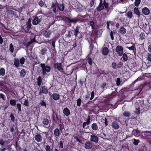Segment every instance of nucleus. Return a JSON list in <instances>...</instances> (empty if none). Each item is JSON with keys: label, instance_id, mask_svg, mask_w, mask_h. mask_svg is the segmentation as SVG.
I'll use <instances>...</instances> for the list:
<instances>
[{"label": "nucleus", "instance_id": "aec40b11", "mask_svg": "<svg viewBox=\"0 0 151 151\" xmlns=\"http://www.w3.org/2000/svg\"><path fill=\"white\" fill-rule=\"evenodd\" d=\"M63 113L67 116H68L70 113L69 110L67 107H65L64 109Z\"/></svg>", "mask_w": 151, "mask_h": 151}, {"label": "nucleus", "instance_id": "e2e57ef3", "mask_svg": "<svg viewBox=\"0 0 151 151\" xmlns=\"http://www.w3.org/2000/svg\"><path fill=\"white\" fill-rule=\"evenodd\" d=\"M94 96V92L93 91L91 93V96L90 98V100H91L93 99Z\"/></svg>", "mask_w": 151, "mask_h": 151}, {"label": "nucleus", "instance_id": "680f3d73", "mask_svg": "<svg viewBox=\"0 0 151 151\" xmlns=\"http://www.w3.org/2000/svg\"><path fill=\"white\" fill-rule=\"evenodd\" d=\"M10 117L11 118V121L13 122H14L15 120V117L14 115L12 114H10Z\"/></svg>", "mask_w": 151, "mask_h": 151}, {"label": "nucleus", "instance_id": "dca6fc26", "mask_svg": "<svg viewBox=\"0 0 151 151\" xmlns=\"http://www.w3.org/2000/svg\"><path fill=\"white\" fill-rule=\"evenodd\" d=\"M132 134L135 136L139 137L140 136L141 133L137 129H134L132 132Z\"/></svg>", "mask_w": 151, "mask_h": 151}, {"label": "nucleus", "instance_id": "bf43d9fd", "mask_svg": "<svg viewBox=\"0 0 151 151\" xmlns=\"http://www.w3.org/2000/svg\"><path fill=\"white\" fill-rule=\"evenodd\" d=\"M121 81L120 78H117L116 81V83L117 86H119L120 85Z\"/></svg>", "mask_w": 151, "mask_h": 151}, {"label": "nucleus", "instance_id": "a878e982", "mask_svg": "<svg viewBox=\"0 0 151 151\" xmlns=\"http://www.w3.org/2000/svg\"><path fill=\"white\" fill-rule=\"evenodd\" d=\"M37 85L38 86H40L42 84V81L41 76H39L37 79Z\"/></svg>", "mask_w": 151, "mask_h": 151}, {"label": "nucleus", "instance_id": "9b49d317", "mask_svg": "<svg viewBox=\"0 0 151 151\" xmlns=\"http://www.w3.org/2000/svg\"><path fill=\"white\" fill-rule=\"evenodd\" d=\"M85 18V16H82L81 15L78 14L75 20H76V22H75V23L79 21H83L84 18Z\"/></svg>", "mask_w": 151, "mask_h": 151}, {"label": "nucleus", "instance_id": "774afa93", "mask_svg": "<svg viewBox=\"0 0 151 151\" xmlns=\"http://www.w3.org/2000/svg\"><path fill=\"white\" fill-rule=\"evenodd\" d=\"M95 0H91L90 1V5L91 7L93 6L94 4Z\"/></svg>", "mask_w": 151, "mask_h": 151}, {"label": "nucleus", "instance_id": "8fccbe9b", "mask_svg": "<svg viewBox=\"0 0 151 151\" xmlns=\"http://www.w3.org/2000/svg\"><path fill=\"white\" fill-rule=\"evenodd\" d=\"M47 50L45 48H43L42 49L41 51V53L42 55H44L46 54Z\"/></svg>", "mask_w": 151, "mask_h": 151}, {"label": "nucleus", "instance_id": "c9c22d12", "mask_svg": "<svg viewBox=\"0 0 151 151\" xmlns=\"http://www.w3.org/2000/svg\"><path fill=\"white\" fill-rule=\"evenodd\" d=\"M31 58L32 59V60L35 62V64H38L39 63V62L36 57H33L32 56L31 57Z\"/></svg>", "mask_w": 151, "mask_h": 151}, {"label": "nucleus", "instance_id": "052dcab7", "mask_svg": "<svg viewBox=\"0 0 151 151\" xmlns=\"http://www.w3.org/2000/svg\"><path fill=\"white\" fill-rule=\"evenodd\" d=\"M0 98L4 100H5V95L1 93H0Z\"/></svg>", "mask_w": 151, "mask_h": 151}, {"label": "nucleus", "instance_id": "13d9d810", "mask_svg": "<svg viewBox=\"0 0 151 151\" xmlns=\"http://www.w3.org/2000/svg\"><path fill=\"white\" fill-rule=\"evenodd\" d=\"M40 104L41 106H46V104L45 102L43 100H42L40 102Z\"/></svg>", "mask_w": 151, "mask_h": 151}, {"label": "nucleus", "instance_id": "338daca9", "mask_svg": "<svg viewBox=\"0 0 151 151\" xmlns=\"http://www.w3.org/2000/svg\"><path fill=\"white\" fill-rule=\"evenodd\" d=\"M73 138L75 139H76L77 142H81L80 140L78 139L77 137H76L75 135H74L73 136Z\"/></svg>", "mask_w": 151, "mask_h": 151}, {"label": "nucleus", "instance_id": "2f4dec72", "mask_svg": "<svg viewBox=\"0 0 151 151\" xmlns=\"http://www.w3.org/2000/svg\"><path fill=\"white\" fill-rule=\"evenodd\" d=\"M139 39L141 40H143L145 38V34L143 32H141L139 35Z\"/></svg>", "mask_w": 151, "mask_h": 151}, {"label": "nucleus", "instance_id": "79ce46f5", "mask_svg": "<svg viewBox=\"0 0 151 151\" xmlns=\"http://www.w3.org/2000/svg\"><path fill=\"white\" fill-rule=\"evenodd\" d=\"M42 123L43 124L47 125L49 123V121L47 118L44 119L42 122Z\"/></svg>", "mask_w": 151, "mask_h": 151}, {"label": "nucleus", "instance_id": "20e7f679", "mask_svg": "<svg viewBox=\"0 0 151 151\" xmlns=\"http://www.w3.org/2000/svg\"><path fill=\"white\" fill-rule=\"evenodd\" d=\"M31 22L30 19H29L26 24L22 27V29L26 33H30L31 32L30 29L32 26Z\"/></svg>", "mask_w": 151, "mask_h": 151}, {"label": "nucleus", "instance_id": "4c0bfd02", "mask_svg": "<svg viewBox=\"0 0 151 151\" xmlns=\"http://www.w3.org/2000/svg\"><path fill=\"white\" fill-rule=\"evenodd\" d=\"M5 70L3 68L0 69V75L2 76H4L5 74Z\"/></svg>", "mask_w": 151, "mask_h": 151}, {"label": "nucleus", "instance_id": "b1692460", "mask_svg": "<svg viewBox=\"0 0 151 151\" xmlns=\"http://www.w3.org/2000/svg\"><path fill=\"white\" fill-rule=\"evenodd\" d=\"M35 139L37 142H40L42 140V137L40 134H37L35 136Z\"/></svg>", "mask_w": 151, "mask_h": 151}, {"label": "nucleus", "instance_id": "ea45409f", "mask_svg": "<svg viewBox=\"0 0 151 151\" xmlns=\"http://www.w3.org/2000/svg\"><path fill=\"white\" fill-rule=\"evenodd\" d=\"M122 58L123 59V60L124 61H126L128 60V57L126 53H123Z\"/></svg>", "mask_w": 151, "mask_h": 151}, {"label": "nucleus", "instance_id": "412c9836", "mask_svg": "<svg viewBox=\"0 0 151 151\" xmlns=\"http://www.w3.org/2000/svg\"><path fill=\"white\" fill-rule=\"evenodd\" d=\"M80 28V27L79 26H77L76 27V29H74V34L76 37H78V35L79 34V30Z\"/></svg>", "mask_w": 151, "mask_h": 151}, {"label": "nucleus", "instance_id": "0e129e2a", "mask_svg": "<svg viewBox=\"0 0 151 151\" xmlns=\"http://www.w3.org/2000/svg\"><path fill=\"white\" fill-rule=\"evenodd\" d=\"M106 83H103L102 85L100 86V87L102 89H104V88L106 87Z\"/></svg>", "mask_w": 151, "mask_h": 151}, {"label": "nucleus", "instance_id": "69168bd1", "mask_svg": "<svg viewBox=\"0 0 151 151\" xmlns=\"http://www.w3.org/2000/svg\"><path fill=\"white\" fill-rule=\"evenodd\" d=\"M15 130L14 129V125H13V126H12L10 127V131L12 132H13Z\"/></svg>", "mask_w": 151, "mask_h": 151}, {"label": "nucleus", "instance_id": "39448f33", "mask_svg": "<svg viewBox=\"0 0 151 151\" xmlns=\"http://www.w3.org/2000/svg\"><path fill=\"white\" fill-rule=\"evenodd\" d=\"M140 137L142 138L151 140V132L147 131L142 132L141 133Z\"/></svg>", "mask_w": 151, "mask_h": 151}, {"label": "nucleus", "instance_id": "473e14b6", "mask_svg": "<svg viewBox=\"0 0 151 151\" xmlns=\"http://www.w3.org/2000/svg\"><path fill=\"white\" fill-rule=\"evenodd\" d=\"M123 115L125 117H129L130 116V114L129 111H125L123 114Z\"/></svg>", "mask_w": 151, "mask_h": 151}, {"label": "nucleus", "instance_id": "f704fd0d", "mask_svg": "<svg viewBox=\"0 0 151 151\" xmlns=\"http://www.w3.org/2000/svg\"><path fill=\"white\" fill-rule=\"evenodd\" d=\"M54 134L56 136H59L60 135V132L58 128H56L54 131Z\"/></svg>", "mask_w": 151, "mask_h": 151}, {"label": "nucleus", "instance_id": "5701e85b", "mask_svg": "<svg viewBox=\"0 0 151 151\" xmlns=\"http://www.w3.org/2000/svg\"><path fill=\"white\" fill-rule=\"evenodd\" d=\"M60 96L56 93H54L52 94V98L54 100L57 101L58 100L60 97Z\"/></svg>", "mask_w": 151, "mask_h": 151}, {"label": "nucleus", "instance_id": "f8f14e48", "mask_svg": "<svg viewBox=\"0 0 151 151\" xmlns=\"http://www.w3.org/2000/svg\"><path fill=\"white\" fill-rule=\"evenodd\" d=\"M90 117L88 118L87 120V121L86 122H84L83 124V128L85 129H88L89 126H86V125H88L90 123Z\"/></svg>", "mask_w": 151, "mask_h": 151}, {"label": "nucleus", "instance_id": "2eb2a0df", "mask_svg": "<svg viewBox=\"0 0 151 151\" xmlns=\"http://www.w3.org/2000/svg\"><path fill=\"white\" fill-rule=\"evenodd\" d=\"M142 12V13L145 15H148L150 13V11L149 9L146 7L143 8Z\"/></svg>", "mask_w": 151, "mask_h": 151}, {"label": "nucleus", "instance_id": "a19ab883", "mask_svg": "<svg viewBox=\"0 0 151 151\" xmlns=\"http://www.w3.org/2000/svg\"><path fill=\"white\" fill-rule=\"evenodd\" d=\"M7 12L10 15H15L16 13V12L13 11L12 10H8Z\"/></svg>", "mask_w": 151, "mask_h": 151}, {"label": "nucleus", "instance_id": "f3484780", "mask_svg": "<svg viewBox=\"0 0 151 151\" xmlns=\"http://www.w3.org/2000/svg\"><path fill=\"white\" fill-rule=\"evenodd\" d=\"M41 22L40 20H39L38 17L36 16L33 20L32 23L33 25H37Z\"/></svg>", "mask_w": 151, "mask_h": 151}, {"label": "nucleus", "instance_id": "58836bf2", "mask_svg": "<svg viewBox=\"0 0 151 151\" xmlns=\"http://www.w3.org/2000/svg\"><path fill=\"white\" fill-rule=\"evenodd\" d=\"M16 101L14 99H11L10 101V104L12 106H15L16 105Z\"/></svg>", "mask_w": 151, "mask_h": 151}, {"label": "nucleus", "instance_id": "c756f323", "mask_svg": "<svg viewBox=\"0 0 151 151\" xmlns=\"http://www.w3.org/2000/svg\"><path fill=\"white\" fill-rule=\"evenodd\" d=\"M134 12L137 16H140V12L137 8L135 7L134 8Z\"/></svg>", "mask_w": 151, "mask_h": 151}, {"label": "nucleus", "instance_id": "4be33fe9", "mask_svg": "<svg viewBox=\"0 0 151 151\" xmlns=\"http://www.w3.org/2000/svg\"><path fill=\"white\" fill-rule=\"evenodd\" d=\"M52 120L54 122H56V120H59L57 113L53 112L52 114Z\"/></svg>", "mask_w": 151, "mask_h": 151}, {"label": "nucleus", "instance_id": "a18cd8bd", "mask_svg": "<svg viewBox=\"0 0 151 151\" xmlns=\"http://www.w3.org/2000/svg\"><path fill=\"white\" fill-rule=\"evenodd\" d=\"M89 24L90 25L92 29H94L95 27L94 22L93 21H90Z\"/></svg>", "mask_w": 151, "mask_h": 151}, {"label": "nucleus", "instance_id": "6ab92c4d", "mask_svg": "<svg viewBox=\"0 0 151 151\" xmlns=\"http://www.w3.org/2000/svg\"><path fill=\"white\" fill-rule=\"evenodd\" d=\"M100 144L105 149L110 148V145L107 143L106 142H102Z\"/></svg>", "mask_w": 151, "mask_h": 151}, {"label": "nucleus", "instance_id": "7ed1b4c3", "mask_svg": "<svg viewBox=\"0 0 151 151\" xmlns=\"http://www.w3.org/2000/svg\"><path fill=\"white\" fill-rule=\"evenodd\" d=\"M40 66L41 67L42 75L45 76L47 73H49L51 70V67L50 66L46 65L45 63H41Z\"/></svg>", "mask_w": 151, "mask_h": 151}, {"label": "nucleus", "instance_id": "f03ea898", "mask_svg": "<svg viewBox=\"0 0 151 151\" xmlns=\"http://www.w3.org/2000/svg\"><path fill=\"white\" fill-rule=\"evenodd\" d=\"M104 6L106 9L108 8L109 4L106 2V0H100L99 5L96 8L97 11L100 12L104 9Z\"/></svg>", "mask_w": 151, "mask_h": 151}, {"label": "nucleus", "instance_id": "cd10ccee", "mask_svg": "<svg viewBox=\"0 0 151 151\" xmlns=\"http://www.w3.org/2000/svg\"><path fill=\"white\" fill-rule=\"evenodd\" d=\"M92 146V144L90 142H86L85 147L87 149L91 148Z\"/></svg>", "mask_w": 151, "mask_h": 151}, {"label": "nucleus", "instance_id": "37998d69", "mask_svg": "<svg viewBox=\"0 0 151 151\" xmlns=\"http://www.w3.org/2000/svg\"><path fill=\"white\" fill-rule=\"evenodd\" d=\"M25 59L24 57L21 58L19 60L20 63L22 65H23L25 62Z\"/></svg>", "mask_w": 151, "mask_h": 151}, {"label": "nucleus", "instance_id": "ddd939ff", "mask_svg": "<svg viewBox=\"0 0 151 151\" xmlns=\"http://www.w3.org/2000/svg\"><path fill=\"white\" fill-rule=\"evenodd\" d=\"M99 138L95 134H92L91 136V142H98Z\"/></svg>", "mask_w": 151, "mask_h": 151}, {"label": "nucleus", "instance_id": "6e6d98bb", "mask_svg": "<svg viewBox=\"0 0 151 151\" xmlns=\"http://www.w3.org/2000/svg\"><path fill=\"white\" fill-rule=\"evenodd\" d=\"M111 67L113 69H116V63L114 62L112 63Z\"/></svg>", "mask_w": 151, "mask_h": 151}, {"label": "nucleus", "instance_id": "603ef678", "mask_svg": "<svg viewBox=\"0 0 151 151\" xmlns=\"http://www.w3.org/2000/svg\"><path fill=\"white\" fill-rule=\"evenodd\" d=\"M147 58V60L151 62V54L148 53Z\"/></svg>", "mask_w": 151, "mask_h": 151}, {"label": "nucleus", "instance_id": "f257e3e1", "mask_svg": "<svg viewBox=\"0 0 151 151\" xmlns=\"http://www.w3.org/2000/svg\"><path fill=\"white\" fill-rule=\"evenodd\" d=\"M60 11L63 12L64 9V4L63 3L62 4L59 3L57 1H56L55 4L52 2L51 6V8L52 9V10L55 13H56L58 11V9Z\"/></svg>", "mask_w": 151, "mask_h": 151}, {"label": "nucleus", "instance_id": "a211bd4d", "mask_svg": "<svg viewBox=\"0 0 151 151\" xmlns=\"http://www.w3.org/2000/svg\"><path fill=\"white\" fill-rule=\"evenodd\" d=\"M109 49L106 47H104L102 50V54L104 55H107L109 53Z\"/></svg>", "mask_w": 151, "mask_h": 151}, {"label": "nucleus", "instance_id": "0eeeda50", "mask_svg": "<svg viewBox=\"0 0 151 151\" xmlns=\"http://www.w3.org/2000/svg\"><path fill=\"white\" fill-rule=\"evenodd\" d=\"M48 92V90L47 87L45 86H42L40 88V91L39 92V94L40 95H41L43 93L46 94Z\"/></svg>", "mask_w": 151, "mask_h": 151}, {"label": "nucleus", "instance_id": "6e6552de", "mask_svg": "<svg viewBox=\"0 0 151 151\" xmlns=\"http://www.w3.org/2000/svg\"><path fill=\"white\" fill-rule=\"evenodd\" d=\"M116 51L119 56H122L123 54V48L121 46H117L116 49Z\"/></svg>", "mask_w": 151, "mask_h": 151}, {"label": "nucleus", "instance_id": "4d7b16f0", "mask_svg": "<svg viewBox=\"0 0 151 151\" xmlns=\"http://www.w3.org/2000/svg\"><path fill=\"white\" fill-rule=\"evenodd\" d=\"M39 5L41 7H42L44 6V1L42 0H40L38 3Z\"/></svg>", "mask_w": 151, "mask_h": 151}, {"label": "nucleus", "instance_id": "4468645a", "mask_svg": "<svg viewBox=\"0 0 151 151\" xmlns=\"http://www.w3.org/2000/svg\"><path fill=\"white\" fill-rule=\"evenodd\" d=\"M14 65L15 66L18 68L20 66L19 60L17 58H15L14 59Z\"/></svg>", "mask_w": 151, "mask_h": 151}, {"label": "nucleus", "instance_id": "c85d7f7f", "mask_svg": "<svg viewBox=\"0 0 151 151\" xmlns=\"http://www.w3.org/2000/svg\"><path fill=\"white\" fill-rule=\"evenodd\" d=\"M20 74L21 77H24L26 74L25 70L24 69H22L20 73Z\"/></svg>", "mask_w": 151, "mask_h": 151}, {"label": "nucleus", "instance_id": "7c9ffc66", "mask_svg": "<svg viewBox=\"0 0 151 151\" xmlns=\"http://www.w3.org/2000/svg\"><path fill=\"white\" fill-rule=\"evenodd\" d=\"M119 32L122 35L124 34L126 32V29L123 27H122L119 29Z\"/></svg>", "mask_w": 151, "mask_h": 151}, {"label": "nucleus", "instance_id": "09e8293b", "mask_svg": "<svg viewBox=\"0 0 151 151\" xmlns=\"http://www.w3.org/2000/svg\"><path fill=\"white\" fill-rule=\"evenodd\" d=\"M87 60L88 62V63L90 65H92V60L91 58L90 57H88L87 59Z\"/></svg>", "mask_w": 151, "mask_h": 151}, {"label": "nucleus", "instance_id": "423d86ee", "mask_svg": "<svg viewBox=\"0 0 151 151\" xmlns=\"http://www.w3.org/2000/svg\"><path fill=\"white\" fill-rule=\"evenodd\" d=\"M52 33V31L50 30L46 29L43 30L42 32V35L46 38H50Z\"/></svg>", "mask_w": 151, "mask_h": 151}, {"label": "nucleus", "instance_id": "bb28decb", "mask_svg": "<svg viewBox=\"0 0 151 151\" xmlns=\"http://www.w3.org/2000/svg\"><path fill=\"white\" fill-rule=\"evenodd\" d=\"M91 128L94 130H98V126L96 123H93L91 125Z\"/></svg>", "mask_w": 151, "mask_h": 151}, {"label": "nucleus", "instance_id": "864d4df0", "mask_svg": "<svg viewBox=\"0 0 151 151\" xmlns=\"http://www.w3.org/2000/svg\"><path fill=\"white\" fill-rule=\"evenodd\" d=\"M81 101L80 98L78 99L77 100V105L79 106H81Z\"/></svg>", "mask_w": 151, "mask_h": 151}, {"label": "nucleus", "instance_id": "3c124183", "mask_svg": "<svg viewBox=\"0 0 151 151\" xmlns=\"http://www.w3.org/2000/svg\"><path fill=\"white\" fill-rule=\"evenodd\" d=\"M17 107L18 109V112H20L22 110L21 104L19 103L17 104Z\"/></svg>", "mask_w": 151, "mask_h": 151}, {"label": "nucleus", "instance_id": "5fc2aeb1", "mask_svg": "<svg viewBox=\"0 0 151 151\" xmlns=\"http://www.w3.org/2000/svg\"><path fill=\"white\" fill-rule=\"evenodd\" d=\"M29 102L28 99H25L24 101V105L27 106H28L29 105Z\"/></svg>", "mask_w": 151, "mask_h": 151}, {"label": "nucleus", "instance_id": "e433bc0d", "mask_svg": "<svg viewBox=\"0 0 151 151\" xmlns=\"http://www.w3.org/2000/svg\"><path fill=\"white\" fill-rule=\"evenodd\" d=\"M127 17L130 19L131 18L133 17L132 12L131 11H129L127 13Z\"/></svg>", "mask_w": 151, "mask_h": 151}, {"label": "nucleus", "instance_id": "1a4fd4ad", "mask_svg": "<svg viewBox=\"0 0 151 151\" xmlns=\"http://www.w3.org/2000/svg\"><path fill=\"white\" fill-rule=\"evenodd\" d=\"M54 67L56 69H58L60 71H62L63 70V68L62 67V64L60 63H56L54 64Z\"/></svg>", "mask_w": 151, "mask_h": 151}, {"label": "nucleus", "instance_id": "393cba45", "mask_svg": "<svg viewBox=\"0 0 151 151\" xmlns=\"http://www.w3.org/2000/svg\"><path fill=\"white\" fill-rule=\"evenodd\" d=\"M65 21L68 23H70L71 22L75 23L76 22V20L74 19H70L69 18L66 17L65 19Z\"/></svg>", "mask_w": 151, "mask_h": 151}, {"label": "nucleus", "instance_id": "49530a36", "mask_svg": "<svg viewBox=\"0 0 151 151\" xmlns=\"http://www.w3.org/2000/svg\"><path fill=\"white\" fill-rule=\"evenodd\" d=\"M140 110L139 108H136L134 112L136 114L139 115L140 114Z\"/></svg>", "mask_w": 151, "mask_h": 151}, {"label": "nucleus", "instance_id": "de8ad7c7", "mask_svg": "<svg viewBox=\"0 0 151 151\" xmlns=\"http://www.w3.org/2000/svg\"><path fill=\"white\" fill-rule=\"evenodd\" d=\"M141 2V0H135L134 4L135 6L138 7L140 4Z\"/></svg>", "mask_w": 151, "mask_h": 151}, {"label": "nucleus", "instance_id": "c03bdc74", "mask_svg": "<svg viewBox=\"0 0 151 151\" xmlns=\"http://www.w3.org/2000/svg\"><path fill=\"white\" fill-rule=\"evenodd\" d=\"M9 50L11 53H13L14 51V48L12 43H11L9 45Z\"/></svg>", "mask_w": 151, "mask_h": 151}, {"label": "nucleus", "instance_id": "9d476101", "mask_svg": "<svg viewBox=\"0 0 151 151\" xmlns=\"http://www.w3.org/2000/svg\"><path fill=\"white\" fill-rule=\"evenodd\" d=\"M111 126L113 128L115 129H119L120 127L118 122L117 120H116L112 122Z\"/></svg>", "mask_w": 151, "mask_h": 151}, {"label": "nucleus", "instance_id": "72a5a7b5", "mask_svg": "<svg viewBox=\"0 0 151 151\" xmlns=\"http://www.w3.org/2000/svg\"><path fill=\"white\" fill-rule=\"evenodd\" d=\"M126 48L128 49L129 50L131 51L132 50L133 51H134V50L135 51L136 50L135 45H132L131 47H126Z\"/></svg>", "mask_w": 151, "mask_h": 151}]
</instances>
